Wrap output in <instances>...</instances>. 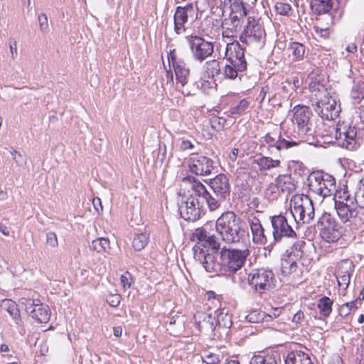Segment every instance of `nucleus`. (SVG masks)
<instances>
[{
  "label": "nucleus",
  "mask_w": 364,
  "mask_h": 364,
  "mask_svg": "<svg viewBox=\"0 0 364 364\" xmlns=\"http://www.w3.org/2000/svg\"><path fill=\"white\" fill-rule=\"evenodd\" d=\"M245 223L232 211L223 213L215 223V229L222 240L228 244H236L245 236Z\"/></svg>",
  "instance_id": "f257e3e1"
},
{
  "label": "nucleus",
  "mask_w": 364,
  "mask_h": 364,
  "mask_svg": "<svg viewBox=\"0 0 364 364\" xmlns=\"http://www.w3.org/2000/svg\"><path fill=\"white\" fill-rule=\"evenodd\" d=\"M219 255L223 274L230 275L241 269L250 255V250L247 248L239 250L223 247Z\"/></svg>",
  "instance_id": "f03ea898"
},
{
  "label": "nucleus",
  "mask_w": 364,
  "mask_h": 364,
  "mask_svg": "<svg viewBox=\"0 0 364 364\" xmlns=\"http://www.w3.org/2000/svg\"><path fill=\"white\" fill-rule=\"evenodd\" d=\"M307 181L309 191L322 198L333 195L336 190L335 178L323 172L311 173Z\"/></svg>",
  "instance_id": "7ed1b4c3"
},
{
  "label": "nucleus",
  "mask_w": 364,
  "mask_h": 364,
  "mask_svg": "<svg viewBox=\"0 0 364 364\" xmlns=\"http://www.w3.org/2000/svg\"><path fill=\"white\" fill-rule=\"evenodd\" d=\"M292 122L297 127V134L303 141H309L314 134L312 112L307 106H296L294 108Z\"/></svg>",
  "instance_id": "20e7f679"
},
{
  "label": "nucleus",
  "mask_w": 364,
  "mask_h": 364,
  "mask_svg": "<svg viewBox=\"0 0 364 364\" xmlns=\"http://www.w3.org/2000/svg\"><path fill=\"white\" fill-rule=\"evenodd\" d=\"M247 11L243 4L233 6L229 18H225L222 23V36L223 38H233L241 31L244 18Z\"/></svg>",
  "instance_id": "39448f33"
},
{
  "label": "nucleus",
  "mask_w": 364,
  "mask_h": 364,
  "mask_svg": "<svg viewBox=\"0 0 364 364\" xmlns=\"http://www.w3.org/2000/svg\"><path fill=\"white\" fill-rule=\"evenodd\" d=\"M316 228L320 236L327 242H336L343 235V228L328 213L324 212L318 218Z\"/></svg>",
  "instance_id": "423d86ee"
},
{
  "label": "nucleus",
  "mask_w": 364,
  "mask_h": 364,
  "mask_svg": "<svg viewBox=\"0 0 364 364\" xmlns=\"http://www.w3.org/2000/svg\"><path fill=\"white\" fill-rule=\"evenodd\" d=\"M291 213L295 220L309 223L314 217V207L311 198L306 195H295L291 199Z\"/></svg>",
  "instance_id": "0eeeda50"
},
{
  "label": "nucleus",
  "mask_w": 364,
  "mask_h": 364,
  "mask_svg": "<svg viewBox=\"0 0 364 364\" xmlns=\"http://www.w3.org/2000/svg\"><path fill=\"white\" fill-rule=\"evenodd\" d=\"M264 29L253 17H248L247 25L240 36L242 42L261 48L265 43Z\"/></svg>",
  "instance_id": "6e6552de"
},
{
  "label": "nucleus",
  "mask_w": 364,
  "mask_h": 364,
  "mask_svg": "<svg viewBox=\"0 0 364 364\" xmlns=\"http://www.w3.org/2000/svg\"><path fill=\"white\" fill-rule=\"evenodd\" d=\"M335 198V208L337 215L343 223L350 221L356 217L358 211L356 205L348 191H340Z\"/></svg>",
  "instance_id": "1a4fd4ad"
},
{
  "label": "nucleus",
  "mask_w": 364,
  "mask_h": 364,
  "mask_svg": "<svg viewBox=\"0 0 364 364\" xmlns=\"http://www.w3.org/2000/svg\"><path fill=\"white\" fill-rule=\"evenodd\" d=\"M334 137L338 146L353 151L359 146L357 130L344 122L338 123L334 128Z\"/></svg>",
  "instance_id": "9d476101"
},
{
  "label": "nucleus",
  "mask_w": 364,
  "mask_h": 364,
  "mask_svg": "<svg viewBox=\"0 0 364 364\" xmlns=\"http://www.w3.org/2000/svg\"><path fill=\"white\" fill-rule=\"evenodd\" d=\"M19 305L36 321L39 323H47L50 318V310L48 305L40 300L30 298H21Z\"/></svg>",
  "instance_id": "9b49d317"
},
{
  "label": "nucleus",
  "mask_w": 364,
  "mask_h": 364,
  "mask_svg": "<svg viewBox=\"0 0 364 364\" xmlns=\"http://www.w3.org/2000/svg\"><path fill=\"white\" fill-rule=\"evenodd\" d=\"M186 38L192 56L196 60L201 63L213 55L214 46L212 42L198 36H190Z\"/></svg>",
  "instance_id": "f8f14e48"
},
{
  "label": "nucleus",
  "mask_w": 364,
  "mask_h": 364,
  "mask_svg": "<svg viewBox=\"0 0 364 364\" xmlns=\"http://www.w3.org/2000/svg\"><path fill=\"white\" fill-rule=\"evenodd\" d=\"M182 182L190 186L195 197L199 198L202 203H206L210 211L218 208V201L214 200V196L208 192L205 186L198 179L193 176H188L183 178Z\"/></svg>",
  "instance_id": "ddd939ff"
},
{
  "label": "nucleus",
  "mask_w": 364,
  "mask_h": 364,
  "mask_svg": "<svg viewBox=\"0 0 364 364\" xmlns=\"http://www.w3.org/2000/svg\"><path fill=\"white\" fill-rule=\"evenodd\" d=\"M193 250L195 259L199 262L208 272L223 274L220 259L218 261L213 254L200 247L199 245H196Z\"/></svg>",
  "instance_id": "4468645a"
},
{
  "label": "nucleus",
  "mask_w": 364,
  "mask_h": 364,
  "mask_svg": "<svg viewBox=\"0 0 364 364\" xmlns=\"http://www.w3.org/2000/svg\"><path fill=\"white\" fill-rule=\"evenodd\" d=\"M213 161L203 155L191 154L187 160L189 171L197 176H208L214 169Z\"/></svg>",
  "instance_id": "2eb2a0df"
},
{
  "label": "nucleus",
  "mask_w": 364,
  "mask_h": 364,
  "mask_svg": "<svg viewBox=\"0 0 364 364\" xmlns=\"http://www.w3.org/2000/svg\"><path fill=\"white\" fill-rule=\"evenodd\" d=\"M203 204L199 198L191 196L178 208L181 217L187 221L198 220L203 213Z\"/></svg>",
  "instance_id": "dca6fc26"
},
{
  "label": "nucleus",
  "mask_w": 364,
  "mask_h": 364,
  "mask_svg": "<svg viewBox=\"0 0 364 364\" xmlns=\"http://www.w3.org/2000/svg\"><path fill=\"white\" fill-rule=\"evenodd\" d=\"M304 242H297L293 244L289 250H287L286 255L281 259V272L287 276L294 272L296 269V260L302 256L301 248Z\"/></svg>",
  "instance_id": "f3484780"
},
{
  "label": "nucleus",
  "mask_w": 364,
  "mask_h": 364,
  "mask_svg": "<svg viewBox=\"0 0 364 364\" xmlns=\"http://www.w3.org/2000/svg\"><path fill=\"white\" fill-rule=\"evenodd\" d=\"M314 110L321 118L332 120L338 116L341 107L329 94L316 101Z\"/></svg>",
  "instance_id": "a211bd4d"
},
{
  "label": "nucleus",
  "mask_w": 364,
  "mask_h": 364,
  "mask_svg": "<svg viewBox=\"0 0 364 364\" xmlns=\"http://www.w3.org/2000/svg\"><path fill=\"white\" fill-rule=\"evenodd\" d=\"M273 279L272 271L253 270L248 277L250 285L255 288L256 291L262 294L270 288V283Z\"/></svg>",
  "instance_id": "6ab92c4d"
},
{
  "label": "nucleus",
  "mask_w": 364,
  "mask_h": 364,
  "mask_svg": "<svg viewBox=\"0 0 364 364\" xmlns=\"http://www.w3.org/2000/svg\"><path fill=\"white\" fill-rule=\"evenodd\" d=\"M210 186L215 194L214 200L218 201L219 208L221 202L230 196V186L229 178L225 174H219L210 180Z\"/></svg>",
  "instance_id": "aec40b11"
},
{
  "label": "nucleus",
  "mask_w": 364,
  "mask_h": 364,
  "mask_svg": "<svg viewBox=\"0 0 364 364\" xmlns=\"http://www.w3.org/2000/svg\"><path fill=\"white\" fill-rule=\"evenodd\" d=\"M225 58L230 63L237 67V70L244 71L246 69L247 62L245 58L244 50L238 42L227 44Z\"/></svg>",
  "instance_id": "412c9836"
},
{
  "label": "nucleus",
  "mask_w": 364,
  "mask_h": 364,
  "mask_svg": "<svg viewBox=\"0 0 364 364\" xmlns=\"http://www.w3.org/2000/svg\"><path fill=\"white\" fill-rule=\"evenodd\" d=\"M196 14L193 4H188L184 6H178L173 16L174 31L181 34L186 31V24L188 18H193Z\"/></svg>",
  "instance_id": "4be33fe9"
},
{
  "label": "nucleus",
  "mask_w": 364,
  "mask_h": 364,
  "mask_svg": "<svg viewBox=\"0 0 364 364\" xmlns=\"http://www.w3.org/2000/svg\"><path fill=\"white\" fill-rule=\"evenodd\" d=\"M191 240L193 242L198 241L196 245H199L200 247L203 245L205 247V245H208L215 253H218L220 247V244L216 237L211 235L205 226L196 229L191 234Z\"/></svg>",
  "instance_id": "5701e85b"
},
{
  "label": "nucleus",
  "mask_w": 364,
  "mask_h": 364,
  "mask_svg": "<svg viewBox=\"0 0 364 364\" xmlns=\"http://www.w3.org/2000/svg\"><path fill=\"white\" fill-rule=\"evenodd\" d=\"M353 263L348 259L341 261L337 266L336 271V279L339 287L343 289V294H345V291L348 287L350 274L353 272Z\"/></svg>",
  "instance_id": "b1692460"
},
{
  "label": "nucleus",
  "mask_w": 364,
  "mask_h": 364,
  "mask_svg": "<svg viewBox=\"0 0 364 364\" xmlns=\"http://www.w3.org/2000/svg\"><path fill=\"white\" fill-rule=\"evenodd\" d=\"M295 235L282 213L278 215H274V241L280 240L283 237H291Z\"/></svg>",
  "instance_id": "393cba45"
},
{
  "label": "nucleus",
  "mask_w": 364,
  "mask_h": 364,
  "mask_svg": "<svg viewBox=\"0 0 364 364\" xmlns=\"http://www.w3.org/2000/svg\"><path fill=\"white\" fill-rule=\"evenodd\" d=\"M194 318L198 328L200 331H213L216 326V317L203 311H197Z\"/></svg>",
  "instance_id": "a878e982"
},
{
  "label": "nucleus",
  "mask_w": 364,
  "mask_h": 364,
  "mask_svg": "<svg viewBox=\"0 0 364 364\" xmlns=\"http://www.w3.org/2000/svg\"><path fill=\"white\" fill-rule=\"evenodd\" d=\"M274 188L278 193L287 196L295 189V185L288 174L279 175L275 180Z\"/></svg>",
  "instance_id": "bb28decb"
},
{
  "label": "nucleus",
  "mask_w": 364,
  "mask_h": 364,
  "mask_svg": "<svg viewBox=\"0 0 364 364\" xmlns=\"http://www.w3.org/2000/svg\"><path fill=\"white\" fill-rule=\"evenodd\" d=\"M283 358L285 364H314L309 355L302 351H292Z\"/></svg>",
  "instance_id": "cd10ccee"
},
{
  "label": "nucleus",
  "mask_w": 364,
  "mask_h": 364,
  "mask_svg": "<svg viewBox=\"0 0 364 364\" xmlns=\"http://www.w3.org/2000/svg\"><path fill=\"white\" fill-rule=\"evenodd\" d=\"M172 66L175 72L177 82L180 83L182 87H183L188 82L190 74L189 68L186 66V64L183 60Z\"/></svg>",
  "instance_id": "c85d7f7f"
},
{
  "label": "nucleus",
  "mask_w": 364,
  "mask_h": 364,
  "mask_svg": "<svg viewBox=\"0 0 364 364\" xmlns=\"http://www.w3.org/2000/svg\"><path fill=\"white\" fill-rule=\"evenodd\" d=\"M250 226L252 233L253 241L257 244H264L267 238L264 234V229L258 219L252 220L250 223Z\"/></svg>",
  "instance_id": "c756f323"
},
{
  "label": "nucleus",
  "mask_w": 364,
  "mask_h": 364,
  "mask_svg": "<svg viewBox=\"0 0 364 364\" xmlns=\"http://www.w3.org/2000/svg\"><path fill=\"white\" fill-rule=\"evenodd\" d=\"M309 89L316 101L329 95L323 83L318 80H312L309 85Z\"/></svg>",
  "instance_id": "7c9ffc66"
},
{
  "label": "nucleus",
  "mask_w": 364,
  "mask_h": 364,
  "mask_svg": "<svg viewBox=\"0 0 364 364\" xmlns=\"http://www.w3.org/2000/svg\"><path fill=\"white\" fill-rule=\"evenodd\" d=\"M205 76L213 79L220 75L221 67L220 62L217 60H210L205 63L203 66Z\"/></svg>",
  "instance_id": "2f4dec72"
},
{
  "label": "nucleus",
  "mask_w": 364,
  "mask_h": 364,
  "mask_svg": "<svg viewBox=\"0 0 364 364\" xmlns=\"http://www.w3.org/2000/svg\"><path fill=\"white\" fill-rule=\"evenodd\" d=\"M91 249L97 253L104 254L110 250L109 240L105 237H99L92 242Z\"/></svg>",
  "instance_id": "473e14b6"
},
{
  "label": "nucleus",
  "mask_w": 364,
  "mask_h": 364,
  "mask_svg": "<svg viewBox=\"0 0 364 364\" xmlns=\"http://www.w3.org/2000/svg\"><path fill=\"white\" fill-rule=\"evenodd\" d=\"M311 5L318 14H326L331 10L333 0H312Z\"/></svg>",
  "instance_id": "72a5a7b5"
},
{
  "label": "nucleus",
  "mask_w": 364,
  "mask_h": 364,
  "mask_svg": "<svg viewBox=\"0 0 364 364\" xmlns=\"http://www.w3.org/2000/svg\"><path fill=\"white\" fill-rule=\"evenodd\" d=\"M353 199L358 206L364 209V176L358 182Z\"/></svg>",
  "instance_id": "f704fd0d"
},
{
  "label": "nucleus",
  "mask_w": 364,
  "mask_h": 364,
  "mask_svg": "<svg viewBox=\"0 0 364 364\" xmlns=\"http://www.w3.org/2000/svg\"><path fill=\"white\" fill-rule=\"evenodd\" d=\"M333 301L328 296H323L318 301L317 306L320 314L327 317L332 311Z\"/></svg>",
  "instance_id": "c9c22d12"
},
{
  "label": "nucleus",
  "mask_w": 364,
  "mask_h": 364,
  "mask_svg": "<svg viewBox=\"0 0 364 364\" xmlns=\"http://www.w3.org/2000/svg\"><path fill=\"white\" fill-rule=\"evenodd\" d=\"M149 239V234L146 232L136 234L134 239L132 245L136 251L143 250L147 245Z\"/></svg>",
  "instance_id": "e433bc0d"
},
{
  "label": "nucleus",
  "mask_w": 364,
  "mask_h": 364,
  "mask_svg": "<svg viewBox=\"0 0 364 364\" xmlns=\"http://www.w3.org/2000/svg\"><path fill=\"white\" fill-rule=\"evenodd\" d=\"M2 306L16 320L20 318V312L17 304L11 299H5L2 302Z\"/></svg>",
  "instance_id": "4c0bfd02"
},
{
  "label": "nucleus",
  "mask_w": 364,
  "mask_h": 364,
  "mask_svg": "<svg viewBox=\"0 0 364 364\" xmlns=\"http://www.w3.org/2000/svg\"><path fill=\"white\" fill-rule=\"evenodd\" d=\"M250 102L243 99L239 102V103L230 109L229 116L234 117L235 115H241L246 112L249 108Z\"/></svg>",
  "instance_id": "58836bf2"
},
{
  "label": "nucleus",
  "mask_w": 364,
  "mask_h": 364,
  "mask_svg": "<svg viewBox=\"0 0 364 364\" xmlns=\"http://www.w3.org/2000/svg\"><path fill=\"white\" fill-rule=\"evenodd\" d=\"M350 96L356 103H360L364 100V83L359 82L355 85L352 88Z\"/></svg>",
  "instance_id": "ea45409f"
},
{
  "label": "nucleus",
  "mask_w": 364,
  "mask_h": 364,
  "mask_svg": "<svg viewBox=\"0 0 364 364\" xmlns=\"http://www.w3.org/2000/svg\"><path fill=\"white\" fill-rule=\"evenodd\" d=\"M216 317V325L218 324L225 328H230L232 325L231 316L228 313L220 311L217 314Z\"/></svg>",
  "instance_id": "a19ab883"
},
{
  "label": "nucleus",
  "mask_w": 364,
  "mask_h": 364,
  "mask_svg": "<svg viewBox=\"0 0 364 364\" xmlns=\"http://www.w3.org/2000/svg\"><path fill=\"white\" fill-rule=\"evenodd\" d=\"M357 302H358V300H355V301H353L350 302H346V303H344L343 304H342L340 306L339 310H338L339 315L343 318L348 316L353 310L357 309V306H356Z\"/></svg>",
  "instance_id": "79ce46f5"
},
{
  "label": "nucleus",
  "mask_w": 364,
  "mask_h": 364,
  "mask_svg": "<svg viewBox=\"0 0 364 364\" xmlns=\"http://www.w3.org/2000/svg\"><path fill=\"white\" fill-rule=\"evenodd\" d=\"M11 154L13 156V159L14 160L16 166L20 167H23L26 166L27 159L26 155L21 154V152L17 151L13 148L10 151Z\"/></svg>",
  "instance_id": "37998d69"
},
{
  "label": "nucleus",
  "mask_w": 364,
  "mask_h": 364,
  "mask_svg": "<svg viewBox=\"0 0 364 364\" xmlns=\"http://www.w3.org/2000/svg\"><path fill=\"white\" fill-rule=\"evenodd\" d=\"M290 50L292 51V54L296 59H301L303 58L305 53L304 46L297 42H294L291 44Z\"/></svg>",
  "instance_id": "c03bdc74"
},
{
  "label": "nucleus",
  "mask_w": 364,
  "mask_h": 364,
  "mask_svg": "<svg viewBox=\"0 0 364 364\" xmlns=\"http://www.w3.org/2000/svg\"><path fill=\"white\" fill-rule=\"evenodd\" d=\"M238 72H241L237 70V67L234 66L232 64H227L223 68V74L226 78L229 79H235L237 76Z\"/></svg>",
  "instance_id": "a18cd8bd"
},
{
  "label": "nucleus",
  "mask_w": 364,
  "mask_h": 364,
  "mask_svg": "<svg viewBox=\"0 0 364 364\" xmlns=\"http://www.w3.org/2000/svg\"><path fill=\"white\" fill-rule=\"evenodd\" d=\"M291 9V5L288 2L278 1L274 4V10L280 15H288Z\"/></svg>",
  "instance_id": "49530a36"
},
{
  "label": "nucleus",
  "mask_w": 364,
  "mask_h": 364,
  "mask_svg": "<svg viewBox=\"0 0 364 364\" xmlns=\"http://www.w3.org/2000/svg\"><path fill=\"white\" fill-rule=\"evenodd\" d=\"M213 81L200 78L198 81L196 82L194 85L197 90H201L203 92H208L209 90L213 88Z\"/></svg>",
  "instance_id": "de8ad7c7"
},
{
  "label": "nucleus",
  "mask_w": 364,
  "mask_h": 364,
  "mask_svg": "<svg viewBox=\"0 0 364 364\" xmlns=\"http://www.w3.org/2000/svg\"><path fill=\"white\" fill-rule=\"evenodd\" d=\"M296 145V143L291 141H287L285 139L282 138L280 135L276 144H274V147L278 150L287 149L289 147Z\"/></svg>",
  "instance_id": "09e8293b"
},
{
  "label": "nucleus",
  "mask_w": 364,
  "mask_h": 364,
  "mask_svg": "<svg viewBox=\"0 0 364 364\" xmlns=\"http://www.w3.org/2000/svg\"><path fill=\"white\" fill-rule=\"evenodd\" d=\"M257 162L261 170L265 171L273 166V160L267 157L261 156Z\"/></svg>",
  "instance_id": "8fccbe9b"
},
{
  "label": "nucleus",
  "mask_w": 364,
  "mask_h": 364,
  "mask_svg": "<svg viewBox=\"0 0 364 364\" xmlns=\"http://www.w3.org/2000/svg\"><path fill=\"white\" fill-rule=\"evenodd\" d=\"M120 282L124 289L129 288L132 284V275L128 272H126L121 275Z\"/></svg>",
  "instance_id": "3c124183"
},
{
  "label": "nucleus",
  "mask_w": 364,
  "mask_h": 364,
  "mask_svg": "<svg viewBox=\"0 0 364 364\" xmlns=\"http://www.w3.org/2000/svg\"><path fill=\"white\" fill-rule=\"evenodd\" d=\"M38 21H39V26L40 29L43 32H46L48 28V18L47 16L45 14H41L38 16Z\"/></svg>",
  "instance_id": "603ef678"
},
{
  "label": "nucleus",
  "mask_w": 364,
  "mask_h": 364,
  "mask_svg": "<svg viewBox=\"0 0 364 364\" xmlns=\"http://www.w3.org/2000/svg\"><path fill=\"white\" fill-rule=\"evenodd\" d=\"M203 362L206 364H217L220 362L219 356L213 353L206 355L203 358Z\"/></svg>",
  "instance_id": "864d4df0"
},
{
  "label": "nucleus",
  "mask_w": 364,
  "mask_h": 364,
  "mask_svg": "<svg viewBox=\"0 0 364 364\" xmlns=\"http://www.w3.org/2000/svg\"><path fill=\"white\" fill-rule=\"evenodd\" d=\"M121 296L119 294H111L107 297V302L112 307H117L120 303Z\"/></svg>",
  "instance_id": "5fc2aeb1"
},
{
  "label": "nucleus",
  "mask_w": 364,
  "mask_h": 364,
  "mask_svg": "<svg viewBox=\"0 0 364 364\" xmlns=\"http://www.w3.org/2000/svg\"><path fill=\"white\" fill-rule=\"evenodd\" d=\"M46 241L47 243L53 247H56L58 245V238L55 232H50L47 233Z\"/></svg>",
  "instance_id": "6e6d98bb"
},
{
  "label": "nucleus",
  "mask_w": 364,
  "mask_h": 364,
  "mask_svg": "<svg viewBox=\"0 0 364 364\" xmlns=\"http://www.w3.org/2000/svg\"><path fill=\"white\" fill-rule=\"evenodd\" d=\"M9 48L11 52V55L12 59L16 58L18 55V51H17V43L15 40H10L9 41Z\"/></svg>",
  "instance_id": "4d7b16f0"
},
{
  "label": "nucleus",
  "mask_w": 364,
  "mask_h": 364,
  "mask_svg": "<svg viewBox=\"0 0 364 364\" xmlns=\"http://www.w3.org/2000/svg\"><path fill=\"white\" fill-rule=\"evenodd\" d=\"M182 59L178 58L176 55V50H171L168 53V60L169 64H172V65L177 63L178 61H181Z\"/></svg>",
  "instance_id": "13d9d810"
},
{
  "label": "nucleus",
  "mask_w": 364,
  "mask_h": 364,
  "mask_svg": "<svg viewBox=\"0 0 364 364\" xmlns=\"http://www.w3.org/2000/svg\"><path fill=\"white\" fill-rule=\"evenodd\" d=\"M251 364H272L271 358H263V357H257L256 358Z\"/></svg>",
  "instance_id": "bf43d9fd"
},
{
  "label": "nucleus",
  "mask_w": 364,
  "mask_h": 364,
  "mask_svg": "<svg viewBox=\"0 0 364 364\" xmlns=\"http://www.w3.org/2000/svg\"><path fill=\"white\" fill-rule=\"evenodd\" d=\"M194 148V144L189 140H182L180 149L182 151L192 150Z\"/></svg>",
  "instance_id": "052dcab7"
},
{
  "label": "nucleus",
  "mask_w": 364,
  "mask_h": 364,
  "mask_svg": "<svg viewBox=\"0 0 364 364\" xmlns=\"http://www.w3.org/2000/svg\"><path fill=\"white\" fill-rule=\"evenodd\" d=\"M304 318V314L302 311H299L294 315L292 321L296 323H300Z\"/></svg>",
  "instance_id": "680f3d73"
},
{
  "label": "nucleus",
  "mask_w": 364,
  "mask_h": 364,
  "mask_svg": "<svg viewBox=\"0 0 364 364\" xmlns=\"http://www.w3.org/2000/svg\"><path fill=\"white\" fill-rule=\"evenodd\" d=\"M178 318H179V316H177L176 318L175 316H172L171 318H170L169 321L166 323V327L167 328V329L171 330L170 327L172 325L176 324V322L178 321ZM178 323L180 324H181L182 322L181 321H178Z\"/></svg>",
  "instance_id": "e2e57ef3"
},
{
  "label": "nucleus",
  "mask_w": 364,
  "mask_h": 364,
  "mask_svg": "<svg viewBox=\"0 0 364 364\" xmlns=\"http://www.w3.org/2000/svg\"><path fill=\"white\" fill-rule=\"evenodd\" d=\"M287 40L282 41L280 39L276 40V44L274 47H277V48L280 50H283L287 46Z\"/></svg>",
  "instance_id": "0e129e2a"
},
{
  "label": "nucleus",
  "mask_w": 364,
  "mask_h": 364,
  "mask_svg": "<svg viewBox=\"0 0 364 364\" xmlns=\"http://www.w3.org/2000/svg\"><path fill=\"white\" fill-rule=\"evenodd\" d=\"M93 205L95 206V210L99 213L102 210V206L101 204V200L99 198H95L93 200Z\"/></svg>",
  "instance_id": "69168bd1"
},
{
  "label": "nucleus",
  "mask_w": 364,
  "mask_h": 364,
  "mask_svg": "<svg viewBox=\"0 0 364 364\" xmlns=\"http://www.w3.org/2000/svg\"><path fill=\"white\" fill-rule=\"evenodd\" d=\"M357 50H358L357 46L355 43H351V44L348 45L346 48L347 52L350 53H356Z\"/></svg>",
  "instance_id": "338daca9"
},
{
  "label": "nucleus",
  "mask_w": 364,
  "mask_h": 364,
  "mask_svg": "<svg viewBox=\"0 0 364 364\" xmlns=\"http://www.w3.org/2000/svg\"><path fill=\"white\" fill-rule=\"evenodd\" d=\"M238 152H239V150L238 149H233L230 154V159L232 161H235L237 157V155H238Z\"/></svg>",
  "instance_id": "774afa93"
}]
</instances>
